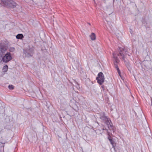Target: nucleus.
I'll return each mask as SVG.
<instances>
[{
	"label": "nucleus",
	"instance_id": "4",
	"mask_svg": "<svg viewBox=\"0 0 152 152\" xmlns=\"http://www.w3.org/2000/svg\"><path fill=\"white\" fill-rule=\"evenodd\" d=\"M105 78L103 73L100 72H99L97 75V77L96 78L97 83L100 85H102L104 81Z\"/></svg>",
	"mask_w": 152,
	"mask_h": 152
},
{
	"label": "nucleus",
	"instance_id": "6",
	"mask_svg": "<svg viewBox=\"0 0 152 152\" xmlns=\"http://www.w3.org/2000/svg\"><path fill=\"white\" fill-rule=\"evenodd\" d=\"M113 58L114 59V64L115 67L117 71V72H118V74L120 75V76H121L120 71L119 69V67L118 66V64H117L119 62V60L118 58V57H117V56H115V53H113Z\"/></svg>",
	"mask_w": 152,
	"mask_h": 152
},
{
	"label": "nucleus",
	"instance_id": "1",
	"mask_svg": "<svg viewBox=\"0 0 152 152\" xmlns=\"http://www.w3.org/2000/svg\"><path fill=\"white\" fill-rule=\"evenodd\" d=\"M119 53L117 54L118 56H119L120 58L122 59L125 62V64L126 67L129 69L130 68V64L128 61H126L125 58L126 55H128L129 56H130L131 53H129L130 50V49L128 48H122L119 47Z\"/></svg>",
	"mask_w": 152,
	"mask_h": 152
},
{
	"label": "nucleus",
	"instance_id": "3",
	"mask_svg": "<svg viewBox=\"0 0 152 152\" xmlns=\"http://www.w3.org/2000/svg\"><path fill=\"white\" fill-rule=\"evenodd\" d=\"M29 48L23 49V53L25 55V56L29 58L32 57L34 53V47H29Z\"/></svg>",
	"mask_w": 152,
	"mask_h": 152
},
{
	"label": "nucleus",
	"instance_id": "19",
	"mask_svg": "<svg viewBox=\"0 0 152 152\" xmlns=\"http://www.w3.org/2000/svg\"><path fill=\"white\" fill-rule=\"evenodd\" d=\"M4 145L3 147L4 146Z\"/></svg>",
	"mask_w": 152,
	"mask_h": 152
},
{
	"label": "nucleus",
	"instance_id": "16",
	"mask_svg": "<svg viewBox=\"0 0 152 152\" xmlns=\"http://www.w3.org/2000/svg\"><path fill=\"white\" fill-rule=\"evenodd\" d=\"M74 81V82H75V83L76 84H77V85H78V83L75 80H73Z\"/></svg>",
	"mask_w": 152,
	"mask_h": 152
},
{
	"label": "nucleus",
	"instance_id": "11",
	"mask_svg": "<svg viewBox=\"0 0 152 152\" xmlns=\"http://www.w3.org/2000/svg\"><path fill=\"white\" fill-rule=\"evenodd\" d=\"M24 37L22 34H18L16 36V38L17 39H22Z\"/></svg>",
	"mask_w": 152,
	"mask_h": 152
},
{
	"label": "nucleus",
	"instance_id": "14",
	"mask_svg": "<svg viewBox=\"0 0 152 152\" xmlns=\"http://www.w3.org/2000/svg\"><path fill=\"white\" fill-rule=\"evenodd\" d=\"M14 86L12 85H9L8 86V88L10 90H12L14 88Z\"/></svg>",
	"mask_w": 152,
	"mask_h": 152
},
{
	"label": "nucleus",
	"instance_id": "17",
	"mask_svg": "<svg viewBox=\"0 0 152 152\" xmlns=\"http://www.w3.org/2000/svg\"><path fill=\"white\" fill-rule=\"evenodd\" d=\"M75 107V110H76V109H77V110L78 109V107H77V108L75 107Z\"/></svg>",
	"mask_w": 152,
	"mask_h": 152
},
{
	"label": "nucleus",
	"instance_id": "15",
	"mask_svg": "<svg viewBox=\"0 0 152 152\" xmlns=\"http://www.w3.org/2000/svg\"><path fill=\"white\" fill-rule=\"evenodd\" d=\"M8 66L7 65H6L4 66L3 67V69H5V71H7V70Z\"/></svg>",
	"mask_w": 152,
	"mask_h": 152
},
{
	"label": "nucleus",
	"instance_id": "9",
	"mask_svg": "<svg viewBox=\"0 0 152 152\" xmlns=\"http://www.w3.org/2000/svg\"><path fill=\"white\" fill-rule=\"evenodd\" d=\"M108 139L110 141L111 144L113 145V147L114 148V147L115 146V143L114 141L113 140V139L110 136L108 137Z\"/></svg>",
	"mask_w": 152,
	"mask_h": 152
},
{
	"label": "nucleus",
	"instance_id": "8",
	"mask_svg": "<svg viewBox=\"0 0 152 152\" xmlns=\"http://www.w3.org/2000/svg\"><path fill=\"white\" fill-rule=\"evenodd\" d=\"M105 123L108 126L109 128V126L110 127H112L113 126L112 123L110 120L109 119H108L105 121Z\"/></svg>",
	"mask_w": 152,
	"mask_h": 152
},
{
	"label": "nucleus",
	"instance_id": "10",
	"mask_svg": "<svg viewBox=\"0 0 152 152\" xmlns=\"http://www.w3.org/2000/svg\"><path fill=\"white\" fill-rule=\"evenodd\" d=\"M90 37L92 40H94L96 39L95 34L94 33H92L90 35Z\"/></svg>",
	"mask_w": 152,
	"mask_h": 152
},
{
	"label": "nucleus",
	"instance_id": "2",
	"mask_svg": "<svg viewBox=\"0 0 152 152\" xmlns=\"http://www.w3.org/2000/svg\"><path fill=\"white\" fill-rule=\"evenodd\" d=\"M1 5L9 8H14L16 7V4L12 0H1Z\"/></svg>",
	"mask_w": 152,
	"mask_h": 152
},
{
	"label": "nucleus",
	"instance_id": "12",
	"mask_svg": "<svg viewBox=\"0 0 152 152\" xmlns=\"http://www.w3.org/2000/svg\"><path fill=\"white\" fill-rule=\"evenodd\" d=\"M100 118H101L102 120L105 121L108 119L106 116L104 115L102 116Z\"/></svg>",
	"mask_w": 152,
	"mask_h": 152
},
{
	"label": "nucleus",
	"instance_id": "18",
	"mask_svg": "<svg viewBox=\"0 0 152 152\" xmlns=\"http://www.w3.org/2000/svg\"><path fill=\"white\" fill-rule=\"evenodd\" d=\"M88 23V24L90 26H91V23Z\"/></svg>",
	"mask_w": 152,
	"mask_h": 152
},
{
	"label": "nucleus",
	"instance_id": "5",
	"mask_svg": "<svg viewBox=\"0 0 152 152\" xmlns=\"http://www.w3.org/2000/svg\"><path fill=\"white\" fill-rule=\"evenodd\" d=\"M12 59L11 53L10 52L7 53L2 58V60L5 63H7Z\"/></svg>",
	"mask_w": 152,
	"mask_h": 152
},
{
	"label": "nucleus",
	"instance_id": "13",
	"mask_svg": "<svg viewBox=\"0 0 152 152\" xmlns=\"http://www.w3.org/2000/svg\"><path fill=\"white\" fill-rule=\"evenodd\" d=\"M9 50L10 52H13L15 50V48L14 47H10Z\"/></svg>",
	"mask_w": 152,
	"mask_h": 152
},
{
	"label": "nucleus",
	"instance_id": "7",
	"mask_svg": "<svg viewBox=\"0 0 152 152\" xmlns=\"http://www.w3.org/2000/svg\"><path fill=\"white\" fill-rule=\"evenodd\" d=\"M7 49V48L5 45L0 44V56H2L6 52Z\"/></svg>",
	"mask_w": 152,
	"mask_h": 152
}]
</instances>
